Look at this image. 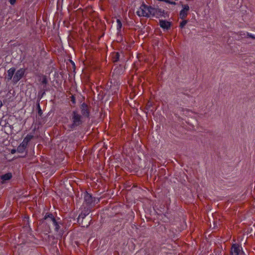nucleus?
Segmentation results:
<instances>
[{
  "mask_svg": "<svg viewBox=\"0 0 255 255\" xmlns=\"http://www.w3.org/2000/svg\"><path fill=\"white\" fill-rule=\"evenodd\" d=\"M82 116L80 115L77 111H74L71 114L72 124L68 125L70 130L75 129L76 127L82 125Z\"/></svg>",
  "mask_w": 255,
  "mask_h": 255,
  "instance_id": "f257e3e1",
  "label": "nucleus"
},
{
  "mask_svg": "<svg viewBox=\"0 0 255 255\" xmlns=\"http://www.w3.org/2000/svg\"><path fill=\"white\" fill-rule=\"evenodd\" d=\"M45 220H50L54 226L57 224H62L61 222L58 221L51 213H47L43 218L39 220V225L43 224Z\"/></svg>",
  "mask_w": 255,
  "mask_h": 255,
  "instance_id": "f03ea898",
  "label": "nucleus"
},
{
  "mask_svg": "<svg viewBox=\"0 0 255 255\" xmlns=\"http://www.w3.org/2000/svg\"><path fill=\"white\" fill-rule=\"evenodd\" d=\"M96 198L93 197L91 194L86 192L84 195V202L90 208H92L95 206L96 201Z\"/></svg>",
  "mask_w": 255,
  "mask_h": 255,
  "instance_id": "7ed1b4c3",
  "label": "nucleus"
},
{
  "mask_svg": "<svg viewBox=\"0 0 255 255\" xmlns=\"http://www.w3.org/2000/svg\"><path fill=\"white\" fill-rule=\"evenodd\" d=\"M230 254L231 255H242L244 254V252L241 245L238 244H234L232 246Z\"/></svg>",
  "mask_w": 255,
  "mask_h": 255,
  "instance_id": "20e7f679",
  "label": "nucleus"
},
{
  "mask_svg": "<svg viewBox=\"0 0 255 255\" xmlns=\"http://www.w3.org/2000/svg\"><path fill=\"white\" fill-rule=\"evenodd\" d=\"M25 69L20 68L18 70L13 76L12 82L14 84H16L24 75Z\"/></svg>",
  "mask_w": 255,
  "mask_h": 255,
  "instance_id": "39448f33",
  "label": "nucleus"
},
{
  "mask_svg": "<svg viewBox=\"0 0 255 255\" xmlns=\"http://www.w3.org/2000/svg\"><path fill=\"white\" fill-rule=\"evenodd\" d=\"M81 112L82 116L84 117L89 118L90 116V108L88 105L83 103L80 106Z\"/></svg>",
  "mask_w": 255,
  "mask_h": 255,
  "instance_id": "423d86ee",
  "label": "nucleus"
},
{
  "mask_svg": "<svg viewBox=\"0 0 255 255\" xmlns=\"http://www.w3.org/2000/svg\"><path fill=\"white\" fill-rule=\"evenodd\" d=\"M159 24L162 28L168 30L170 29L171 23L165 20L160 19Z\"/></svg>",
  "mask_w": 255,
  "mask_h": 255,
  "instance_id": "0eeeda50",
  "label": "nucleus"
},
{
  "mask_svg": "<svg viewBox=\"0 0 255 255\" xmlns=\"http://www.w3.org/2000/svg\"><path fill=\"white\" fill-rule=\"evenodd\" d=\"M85 218L84 217H80V215H79L78 218V223L83 227H88L90 224V221H86V223H84V220Z\"/></svg>",
  "mask_w": 255,
  "mask_h": 255,
  "instance_id": "6e6552de",
  "label": "nucleus"
},
{
  "mask_svg": "<svg viewBox=\"0 0 255 255\" xmlns=\"http://www.w3.org/2000/svg\"><path fill=\"white\" fill-rule=\"evenodd\" d=\"M12 177L11 173H7L0 176L1 183H4L5 181L10 180Z\"/></svg>",
  "mask_w": 255,
  "mask_h": 255,
  "instance_id": "1a4fd4ad",
  "label": "nucleus"
},
{
  "mask_svg": "<svg viewBox=\"0 0 255 255\" xmlns=\"http://www.w3.org/2000/svg\"><path fill=\"white\" fill-rule=\"evenodd\" d=\"M15 72V68L14 67L10 68L7 72V76L5 77L7 79V81H9L12 79V78Z\"/></svg>",
  "mask_w": 255,
  "mask_h": 255,
  "instance_id": "9d476101",
  "label": "nucleus"
},
{
  "mask_svg": "<svg viewBox=\"0 0 255 255\" xmlns=\"http://www.w3.org/2000/svg\"><path fill=\"white\" fill-rule=\"evenodd\" d=\"M34 137V136L31 134H27L23 139V141L21 143L25 146H27L28 143Z\"/></svg>",
  "mask_w": 255,
  "mask_h": 255,
  "instance_id": "9b49d317",
  "label": "nucleus"
},
{
  "mask_svg": "<svg viewBox=\"0 0 255 255\" xmlns=\"http://www.w3.org/2000/svg\"><path fill=\"white\" fill-rule=\"evenodd\" d=\"M136 13L139 16H145L147 17H149L148 12H146L145 10L142 9V8H140V10H138L136 12Z\"/></svg>",
  "mask_w": 255,
  "mask_h": 255,
  "instance_id": "f8f14e48",
  "label": "nucleus"
},
{
  "mask_svg": "<svg viewBox=\"0 0 255 255\" xmlns=\"http://www.w3.org/2000/svg\"><path fill=\"white\" fill-rule=\"evenodd\" d=\"M92 208H90V207H88L87 208H85L83 213L80 214V217H86V216L89 214V213L91 211Z\"/></svg>",
  "mask_w": 255,
  "mask_h": 255,
  "instance_id": "ddd939ff",
  "label": "nucleus"
},
{
  "mask_svg": "<svg viewBox=\"0 0 255 255\" xmlns=\"http://www.w3.org/2000/svg\"><path fill=\"white\" fill-rule=\"evenodd\" d=\"M120 54L119 52H114L112 54V61L115 63L119 60Z\"/></svg>",
  "mask_w": 255,
  "mask_h": 255,
  "instance_id": "4468645a",
  "label": "nucleus"
},
{
  "mask_svg": "<svg viewBox=\"0 0 255 255\" xmlns=\"http://www.w3.org/2000/svg\"><path fill=\"white\" fill-rule=\"evenodd\" d=\"M148 12L150 15H152V16L156 15V13H157V8L152 7V6H150L149 9L148 11Z\"/></svg>",
  "mask_w": 255,
  "mask_h": 255,
  "instance_id": "2eb2a0df",
  "label": "nucleus"
},
{
  "mask_svg": "<svg viewBox=\"0 0 255 255\" xmlns=\"http://www.w3.org/2000/svg\"><path fill=\"white\" fill-rule=\"evenodd\" d=\"M45 94V89H42L38 93V100L37 101H39L41 100V99L43 97V96Z\"/></svg>",
  "mask_w": 255,
  "mask_h": 255,
  "instance_id": "dca6fc26",
  "label": "nucleus"
},
{
  "mask_svg": "<svg viewBox=\"0 0 255 255\" xmlns=\"http://www.w3.org/2000/svg\"><path fill=\"white\" fill-rule=\"evenodd\" d=\"M26 146H24L23 145L20 144L18 147H17V152H19V153H22L24 152V151L25 150V148H26Z\"/></svg>",
  "mask_w": 255,
  "mask_h": 255,
  "instance_id": "f3484780",
  "label": "nucleus"
},
{
  "mask_svg": "<svg viewBox=\"0 0 255 255\" xmlns=\"http://www.w3.org/2000/svg\"><path fill=\"white\" fill-rule=\"evenodd\" d=\"M50 222H52V221H50V220H45V222L43 224L46 225L45 231L48 233H50L51 232V229L50 226L48 225L47 226V225Z\"/></svg>",
  "mask_w": 255,
  "mask_h": 255,
  "instance_id": "a211bd4d",
  "label": "nucleus"
},
{
  "mask_svg": "<svg viewBox=\"0 0 255 255\" xmlns=\"http://www.w3.org/2000/svg\"><path fill=\"white\" fill-rule=\"evenodd\" d=\"M180 18L182 19H184L187 16V13L183 10L180 12Z\"/></svg>",
  "mask_w": 255,
  "mask_h": 255,
  "instance_id": "6ab92c4d",
  "label": "nucleus"
},
{
  "mask_svg": "<svg viewBox=\"0 0 255 255\" xmlns=\"http://www.w3.org/2000/svg\"><path fill=\"white\" fill-rule=\"evenodd\" d=\"M36 106H37V109L38 110V115L39 116H41V115L42 114V110H41V109L40 108V107L39 101H37Z\"/></svg>",
  "mask_w": 255,
  "mask_h": 255,
  "instance_id": "aec40b11",
  "label": "nucleus"
},
{
  "mask_svg": "<svg viewBox=\"0 0 255 255\" xmlns=\"http://www.w3.org/2000/svg\"><path fill=\"white\" fill-rule=\"evenodd\" d=\"M162 12H164V10H162L160 8H157V13H156V15L158 16H163Z\"/></svg>",
  "mask_w": 255,
  "mask_h": 255,
  "instance_id": "412c9836",
  "label": "nucleus"
},
{
  "mask_svg": "<svg viewBox=\"0 0 255 255\" xmlns=\"http://www.w3.org/2000/svg\"><path fill=\"white\" fill-rule=\"evenodd\" d=\"M42 84L46 86L48 83V80L46 76H43L41 81Z\"/></svg>",
  "mask_w": 255,
  "mask_h": 255,
  "instance_id": "4be33fe9",
  "label": "nucleus"
},
{
  "mask_svg": "<svg viewBox=\"0 0 255 255\" xmlns=\"http://www.w3.org/2000/svg\"><path fill=\"white\" fill-rule=\"evenodd\" d=\"M117 28L118 30H120L122 28V23L121 20L119 19H117Z\"/></svg>",
  "mask_w": 255,
  "mask_h": 255,
  "instance_id": "5701e85b",
  "label": "nucleus"
},
{
  "mask_svg": "<svg viewBox=\"0 0 255 255\" xmlns=\"http://www.w3.org/2000/svg\"><path fill=\"white\" fill-rule=\"evenodd\" d=\"M150 6H148L147 5H146L144 3H143L141 5V7H140V8H142V9H144V10H147V11H148L149 9V7H150Z\"/></svg>",
  "mask_w": 255,
  "mask_h": 255,
  "instance_id": "b1692460",
  "label": "nucleus"
},
{
  "mask_svg": "<svg viewBox=\"0 0 255 255\" xmlns=\"http://www.w3.org/2000/svg\"><path fill=\"white\" fill-rule=\"evenodd\" d=\"M183 9L182 10H184L187 13L188 11L189 10V6L188 4L182 5Z\"/></svg>",
  "mask_w": 255,
  "mask_h": 255,
  "instance_id": "393cba45",
  "label": "nucleus"
},
{
  "mask_svg": "<svg viewBox=\"0 0 255 255\" xmlns=\"http://www.w3.org/2000/svg\"><path fill=\"white\" fill-rule=\"evenodd\" d=\"M183 9L182 10H184L187 13L188 11L189 10V6L188 4L182 5Z\"/></svg>",
  "mask_w": 255,
  "mask_h": 255,
  "instance_id": "a878e982",
  "label": "nucleus"
},
{
  "mask_svg": "<svg viewBox=\"0 0 255 255\" xmlns=\"http://www.w3.org/2000/svg\"><path fill=\"white\" fill-rule=\"evenodd\" d=\"M187 20H183L182 22H180V27L181 28H183L184 27V26L187 24Z\"/></svg>",
  "mask_w": 255,
  "mask_h": 255,
  "instance_id": "bb28decb",
  "label": "nucleus"
},
{
  "mask_svg": "<svg viewBox=\"0 0 255 255\" xmlns=\"http://www.w3.org/2000/svg\"><path fill=\"white\" fill-rule=\"evenodd\" d=\"M163 1L173 5L176 4V3L175 1H171L170 0H163Z\"/></svg>",
  "mask_w": 255,
  "mask_h": 255,
  "instance_id": "cd10ccee",
  "label": "nucleus"
},
{
  "mask_svg": "<svg viewBox=\"0 0 255 255\" xmlns=\"http://www.w3.org/2000/svg\"><path fill=\"white\" fill-rule=\"evenodd\" d=\"M71 101L72 102L73 104H75L76 103V98L74 95H72L70 97Z\"/></svg>",
  "mask_w": 255,
  "mask_h": 255,
  "instance_id": "c85d7f7f",
  "label": "nucleus"
},
{
  "mask_svg": "<svg viewBox=\"0 0 255 255\" xmlns=\"http://www.w3.org/2000/svg\"><path fill=\"white\" fill-rule=\"evenodd\" d=\"M60 224H57V225H56V226H55V230L56 232H58V231H59V229H60Z\"/></svg>",
  "mask_w": 255,
  "mask_h": 255,
  "instance_id": "c756f323",
  "label": "nucleus"
},
{
  "mask_svg": "<svg viewBox=\"0 0 255 255\" xmlns=\"http://www.w3.org/2000/svg\"><path fill=\"white\" fill-rule=\"evenodd\" d=\"M247 36L252 39H255V35H252L248 32H247Z\"/></svg>",
  "mask_w": 255,
  "mask_h": 255,
  "instance_id": "7c9ffc66",
  "label": "nucleus"
},
{
  "mask_svg": "<svg viewBox=\"0 0 255 255\" xmlns=\"http://www.w3.org/2000/svg\"><path fill=\"white\" fill-rule=\"evenodd\" d=\"M16 0H9L11 4H14L15 3Z\"/></svg>",
  "mask_w": 255,
  "mask_h": 255,
  "instance_id": "2f4dec72",
  "label": "nucleus"
},
{
  "mask_svg": "<svg viewBox=\"0 0 255 255\" xmlns=\"http://www.w3.org/2000/svg\"><path fill=\"white\" fill-rule=\"evenodd\" d=\"M15 152H16V150L15 149H12L11 151V153L12 154H13V153H15Z\"/></svg>",
  "mask_w": 255,
  "mask_h": 255,
  "instance_id": "473e14b6",
  "label": "nucleus"
},
{
  "mask_svg": "<svg viewBox=\"0 0 255 255\" xmlns=\"http://www.w3.org/2000/svg\"><path fill=\"white\" fill-rule=\"evenodd\" d=\"M167 12H165V11H164V12H162V14H163V16H164V17H165V16H164V14H167Z\"/></svg>",
  "mask_w": 255,
  "mask_h": 255,
  "instance_id": "72a5a7b5",
  "label": "nucleus"
},
{
  "mask_svg": "<svg viewBox=\"0 0 255 255\" xmlns=\"http://www.w3.org/2000/svg\"><path fill=\"white\" fill-rule=\"evenodd\" d=\"M46 85H44V87H43V88L42 89H45V91H47V89H46Z\"/></svg>",
  "mask_w": 255,
  "mask_h": 255,
  "instance_id": "f704fd0d",
  "label": "nucleus"
},
{
  "mask_svg": "<svg viewBox=\"0 0 255 255\" xmlns=\"http://www.w3.org/2000/svg\"><path fill=\"white\" fill-rule=\"evenodd\" d=\"M89 221V220H87V219H86L85 218V219H84V223H86V221Z\"/></svg>",
  "mask_w": 255,
  "mask_h": 255,
  "instance_id": "c9c22d12",
  "label": "nucleus"
},
{
  "mask_svg": "<svg viewBox=\"0 0 255 255\" xmlns=\"http://www.w3.org/2000/svg\"><path fill=\"white\" fill-rule=\"evenodd\" d=\"M2 106V102L1 101H0V108Z\"/></svg>",
  "mask_w": 255,
  "mask_h": 255,
  "instance_id": "e433bc0d",
  "label": "nucleus"
},
{
  "mask_svg": "<svg viewBox=\"0 0 255 255\" xmlns=\"http://www.w3.org/2000/svg\"><path fill=\"white\" fill-rule=\"evenodd\" d=\"M97 201H98L97 202V203L98 202H99V201H100L99 199H97Z\"/></svg>",
  "mask_w": 255,
  "mask_h": 255,
  "instance_id": "4c0bfd02",
  "label": "nucleus"
},
{
  "mask_svg": "<svg viewBox=\"0 0 255 255\" xmlns=\"http://www.w3.org/2000/svg\"><path fill=\"white\" fill-rule=\"evenodd\" d=\"M180 108L182 110V111H183V108Z\"/></svg>",
  "mask_w": 255,
  "mask_h": 255,
  "instance_id": "58836bf2",
  "label": "nucleus"
}]
</instances>
